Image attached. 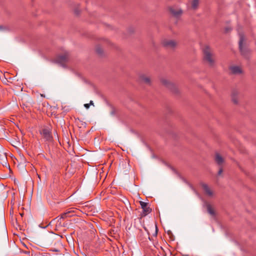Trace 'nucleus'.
<instances>
[{"mask_svg":"<svg viewBox=\"0 0 256 256\" xmlns=\"http://www.w3.org/2000/svg\"><path fill=\"white\" fill-rule=\"evenodd\" d=\"M204 58L208 65L212 66L214 63V60L212 57V54L210 48L208 46H206L203 50Z\"/></svg>","mask_w":256,"mask_h":256,"instance_id":"f257e3e1","label":"nucleus"},{"mask_svg":"<svg viewBox=\"0 0 256 256\" xmlns=\"http://www.w3.org/2000/svg\"><path fill=\"white\" fill-rule=\"evenodd\" d=\"M244 40V36L242 34H240V40H239V48L242 54L246 58H248V54L249 51L244 48L243 46V42Z\"/></svg>","mask_w":256,"mask_h":256,"instance_id":"f03ea898","label":"nucleus"},{"mask_svg":"<svg viewBox=\"0 0 256 256\" xmlns=\"http://www.w3.org/2000/svg\"><path fill=\"white\" fill-rule=\"evenodd\" d=\"M161 82L162 84L168 88L175 92L176 90V87L175 84L170 81L168 80L166 78H162L161 80Z\"/></svg>","mask_w":256,"mask_h":256,"instance_id":"7ed1b4c3","label":"nucleus"},{"mask_svg":"<svg viewBox=\"0 0 256 256\" xmlns=\"http://www.w3.org/2000/svg\"><path fill=\"white\" fill-rule=\"evenodd\" d=\"M230 73L232 74L238 75L243 72L242 68L238 66H232L230 67Z\"/></svg>","mask_w":256,"mask_h":256,"instance_id":"20e7f679","label":"nucleus"},{"mask_svg":"<svg viewBox=\"0 0 256 256\" xmlns=\"http://www.w3.org/2000/svg\"><path fill=\"white\" fill-rule=\"evenodd\" d=\"M139 80L141 82L146 84H150L151 83L150 76L146 74H140L139 76Z\"/></svg>","mask_w":256,"mask_h":256,"instance_id":"39448f33","label":"nucleus"},{"mask_svg":"<svg viewBox=\"0 0 256 256\" xmlns=\"http://www.w3.org/2000/svg\"><path fill=\"white\" fill-rule=\"evenodd\" d=\"M140 204L143 210V216H145L151 212V209L148 206V203L144 202H140Z\"/></svg>","mask_w":256,"mask_h":256,"instance_id":"423d86ee","label":"nucleus"},{"mask_svg":"<svg viewBox=\"0 0 256 256\" xmlns=\"http://www.w3.org/2000/svg\"><path fill=\"white\" fill-rule=\"evenodd\" d=\"M164 46L168 48H174L176 46V42L173 40H165L162 42Z\"/></svg>","mask_w":256,"mask_h":256,"instance_id":"0eeeda50","label":"nucleus"},{"mask_svg":"<svg viewBox=\"0 0 256 256\" xmlns=\"http://www.w3.org/2000/svg\"><path fill=\"white\" fill-rule=\"evenodd\" d=\"M41 134L48 141L52 140V136L48 128H44L41 132Z\"/></svg>","mask_w":256,"mask_h":256,"instance_id":"6e6552de","label":"nucleus"},{"mask_svg":"<svg viewBox=\"0 0 256 256\" xmlns=\"http://www.w3.org/2000/svg\"><path fill=\"white\" fill-rule=\"evenodd\" d=\"M68 53L65 52L64 54L59 55L57 58L56 61L60 63H62L66 62L68 59Z\"/></svg>","mask_w":256,"mask_h":256,"instance_id":"1a4fd4ad","label":"nucleus"},{"mask_svg":"<svg viewBox=\"0 0 256 256\" xmlns=\"http://www.w3.org/2000/svg\"><path fill=\"white\" fill-rule=\"evenodd\" d=\"M240 92L236 90H234L232 93V100L234 103L238 104V102Z\"/></svg>","mask_w":256,"mask_h":256,"instance_id":"9d476101","label":"nucleus"},{"mask_svg":"<svg viewBox=\"0 0 256 256\" xmlns=\"http://www.w3.org/2000/svg\"><path fill=\"white\" fill-rule=\"evenodd\" d=\"M202 186L204 192L208 196H213L212 191L206 184H202Z\"/></svg>","mask_w":256,"mask_h":256,"instance_id":"9b49d317","label":"nucleus"},{"mask_svg":"<svg viewBox=\"0 0 256 256\" xmlns=\"http://www.w3.org/2000/svg\"><path fill=\"white\" fill-rule=\"evenodd\" d=\"M171 14L176 17H178L182 14V10L180 8H170Z\"/></svg>","mask_w":256,"mask_h":256,"instance_id":"f8f14e48","label":"nucleus"},{"mask_svg":"<svg viewBox=\"0 0 256 256\" xmlns=\"http://www.w3.org/2000/svg\"><path fill=\"white\" fill-rule=\"evenodd\" d=\"M214 160L216 163L219 166H221L224 162L223 158L218 153L216 154Z\"/></svg>","mask_w":256,"mask_h":256,"instance_id":"ddd939ff","label":"nucleus"},{"mask_svg":"<svg viewBox=\"0 0 256 256\" xmlns=\"http://www.w3.org/2000/svg\"><path fill=\"white\" fill-rule=\"evenodd\" d=\"M190 8L192 10H196L198 8L199 4V0H192L190 2Z\"/></svg>","mask_w":256,"mask_h":256,"instance_id":"4468645a","label":"nucleus"},{"mask_svg":"<svg viewBox=\"0 0 256 256\" xmlns=\"http://www.w3.org/2000/svg\"><path fill=\"white\" fill-rule=\"evenodd\" d=\"M206 208L208 214L213 217L215 216L216 212L214 211V210L212 208V206L210 204H208L206 205Z\"/></svg>","mask_w":256,"mask_h":256,"instance_id":"2eb2a0df","label":"nucleus"},{"mask_svg":"<svg viewBox=\"0 0 256 256\" xmlns=\"http://www.w3.org/2000/svg\"><path fill=\"white\" fill-rule=\"evenodd\" d=\"M71 212H72V211H70V210L62 214L60 216H58V218H59V219H61V218L64 219V218H66L67 217L72 216L70 215V214Z\"/></svg>","mask_w":256,"mask_h":256,"instance_id":"dca6fc26","label":"nucleus"},{"mask_svg":"<svg viewBox=\"0 0 256 256\" xmlns=\"http://www.w3.org/2000/svg\"><path fill=\"white\" fill-rule=\"evenodd\" d=\"M96 52L99 54H101L102 52V50L100 48H96Z\"/></svg>","mask_w":256,"mask_h":256,"instance_id":"f3484780","label":"nucleus"},{"mask_svg":"<svg viewBox=\"0 0 256 256\" xmlns=\"http://www.w3.org/2000/svg\"><path fill=\"white\" fill-rule=\"evenodd\" d=\"M50 250L54 252H58L60 251L58 249L56 248H52Z\"/></svg>","mask_w":256,"mask_h":256,"instance_id":"a211bd4d","label":"nucleus"},{"mask_svg":"<svg viewBox=\"0 0 256 256\" xmlns=\"http://www.w3.org/2000/svg\"><path fill=\"white\" fill-rule=\"evenodd\" d=\"M222 172V168H220L218 172V175L220 176Z\"/></svg>","mask_w":256,"mask_h":256,"instance_id":"6ab92c4d","label":"nucleus"},{"mask_svg":"<svg viewBox=\"0 0 256 256\" xmlns=\"http://www.w3.org/2000/svg\"><path fill=\"white\" fill-rule=\"evenodd\" d=\"M84 107H85L86 108L88 109V108H90V104H84Z\"/></svg>","mask_w":256,"mask_h":256,"instance_id":"aec40b11","label":"nucleus"},{"mask_svg":"<svg viewBox=\"0 0 256 256\" xmlns=\"http://www.w3.org/2000/svg\"><path fill=\"white\" fill-rule=\"evenodd\" d=\"M90 106L91 104V105H93L94 106V102H93V101L92 100H90Z\"/></svg>","mask_w":256,"mask_h":256,"instance_id":"412c9836","label":"nucleus"},{"mask_svg":"<svg viewBox=\"0 0 256 256\" xmlns=\"http://www.w3.org/2000/svg\"><path fill=\"white\" fill-rule=\"evenodd\" d=\"M157 234V230H156V235Z\"/></svg>","mask_w":256,"mask_h":256,"instance_id":"4be33fe9","label":"nucleus"},{"mask_svg":"<svg viewBox=\"0 0 256 256\" xmlns=\"http://www.w3.org/2000/svg\"><path fill=\"white\" fill-rule=\"evenodd\" d=\"M2 26H0V30H2Z\"/></svg>","mask_w":256,"mask_h":256,"instance_id":"5701e85b","label":"nucleus"}]
</instances>
